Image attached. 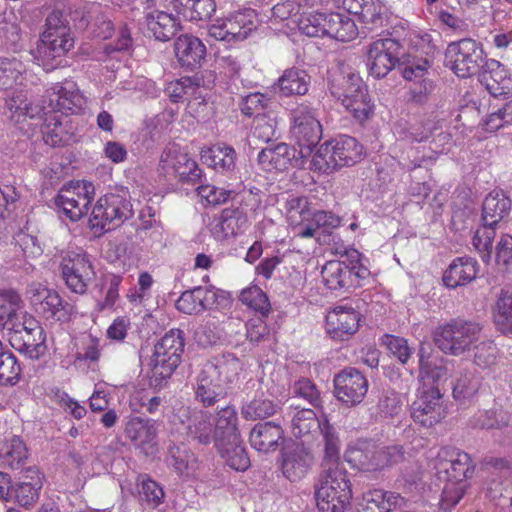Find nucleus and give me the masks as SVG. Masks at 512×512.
Returning a JSON list of instances; mask_svg holds the SVG:
<instances>
[{
    "label": "nucleus",
    "mask_w": 512,
    "mask_h": 512,
    "mask_svg": "<svg viewBox=\"0 0 512 512\" xmlns=\"http://www.w3.org/2000/svg\"><path fill=\"white\" fill-rule=\"evenodd\" d=\"M433 468L438 477L445 481L439 503L440 509L449 512L463 497L467 479L474 472V465L466 452L444 447L433 460Z\"/></svg>",
    "instance_id": "1"
},
{
    "label": "nucleus",
    "mask_w": 512,
    "mask_h": 512,
    "mask_svg": "<svg viewBox=\"0 0 512 512\" xmlns=\"http://www.w3.org/2000/svg\"><path fill=\"white\" fill-rule=\"evenodd\" d=\"M511 209L512 201L503 190L491 191L483 201V225L475 231L472 244L482 261L487 264L492 260L496 227L509 216Z\"/></svg>",
    "instance_id": "2"
},
{
    "label": "nucleus",
    "mask_w": 512,
    "mask_h": 512,
    "mask_svg": "<svg viewBox=\"0 0 512 512\" xmlns=\"http://www.w3.org/2000/svg\"><path fill=\"white\" fill-rule=\"evenodd\" d=\"M314 489L320 512H345L350 506L352 488L344 466H324Z\"/></svg>",
    "instance_id": "3"
},
{
    "label": "nucleus",
    "mask_w": 512,
    "mask_h": 512,
    "mask_svg": "<svg viewBox=\"0 0 512 512\" xmlns=\"http://www.w3.org/2000/svg\"><path fill=\"white\" fill-rule=\"evenodd\" d=\"M184 352L182 331L172 329L154 347L150 385L162 387L179 366Z\"/></svg>",
    "instance_id": "4"
},
{
    "label": "nucleus",
    "mask_w": 512,
    "mask_h": 512,
    "mask_svg": "<svg viewBox=\"0 0 512 512\" xmlns=\"http://www.w3.org/2000/svg\"><path fill=\"white\" fill-rule=\"evenodd\" d=\"M133 215L127 191L120 190L100 197L92 209L89 223L92 229L105 232L119 226Z\"/></svg>",
    "instance_id": "5"
},
{
    "label": "nucleus",
    "mask_w": 512,
    "mask_h": 512,
    "mask_svg": "<svg viewBox=\"0 0 512 512\" xmlns=\"http://www.w3.org/2000/svg\"><path fill=\"white\" fill-rule=\"evenodd\" d=\"M292 125L291 133L299 147L301 158L311 156L314 147L322 137V127L315 110L308 104L302 103L290 112Z\"/></svg>",
    "instance_id": "6"
},
{
    "label": "nucleus",
    "mask_w": 512,
    "mask_h": 512,
    "mask_svg": "<svg viewBox=\"0 0 512 512\" xmlns=\"http://www.w3.org/2000/svg\"><path fill=\"white\" fill-rule=\"evenodd\" d=\"M61 278L73 293L83 295L94 281L96 272L89 255L82 251H67L59 263Z\"/></svg>",
    "instance_id": "7"
},
{
    "label": "nucleus",
    "mask_w": 512,
    "mask_h": 512,
    "mask_svg": "<svg viewBox=\"0 0 512 512\" xmlns=\"http://www.w3.org/2000/svg\"><path fill=\"white\" fill-rule=\"evenodd\" d=\"M3 328L8 330L10 344L24 350L31 359H39L46 353V333L40 322H4Z\"/></svg>",
    "instance_id": "8"
},
{
    "label": "nucleus",
    "mask_w": 512,
    "mask_h": 512,
    "mask_svg": "<svg viewBox=\"0 0 512 512\" xmlns=\"http://www.w3.org/2000/svg\"><path fill=\"white\" fill-rule=\"evenodd\" d=\"M94 196L95 188L91 182L77 181L59 191L55 204L71 221H78L86 215Z\"/></svg>",
    "instance_id": "9"
},
{
    "label": "nucleus",
    "mask_w": 512,
    "mask_h": 512,
    "mask_svg": "<svg viewBox=\"0 0 512 512\" xmlns=\"http://www.w3.org/2000/svg\"><path fill=\"white\" fill-rule=\"evenodd\" d=\"M254 20L255 14L252 10L235 12L227 17L216 19L208 26V34L219 41H243L256 28Z\"/></svg>",
    "instance_id": "10"
},
{
    "label": "nucleus",
    "mask_w": 512,
    "mask_h": 512,
    "mask_svg": "<svg viewBox=\"0 0 512 512\" xmlns=\"http://www.w3.org/2000/svg\"><path fill=\"white\" fill-rule=\"evenodd\" d=\"M446 56L454 73L462 78L476 74L483 62V50L473 39L465 38L448 45Z\"/></svg>",
    "instance_id": "11"
},
{
    "label": "nucleus",
    "mask_w": 512,
    "mask_h": 512,
    "mask_svg": "<svg viewBox=\"0 0 512 512\" xmlns=\"http://www.w3.org/2000/svg\"><path fill=\"white\" fill-rule=\"evenodd\" d=\"M353 455L359 469L367 472L381 471L405 460V451L399 445L369 444L354 451Z\"/></svg>",
    "instance_id": "12"
},
{
    "label": "nucleus",
    "mask_w": 512,
    "mask_h": 512,
    "mask_svg": "<svg viewBox=\"0 0 512 512\" xmlns=\"http://www.w3.org/2000/svg\"><path fill=\"white\" fill-rule=\"evenodd\" d=\"M400 44L392 38L373 41L367 46V68L374 78L385 77L399 60Z\"/></svg>",
    "instance_id": "13"
},
{
    "label": "nucleus",
    "mask_w": 512,
    "mask_h": 512,
    "mask_svg": "<svg viewBox=\"0 0 512 512\" xmlns=\"http://www.w3.org/2000/svg\"><path fill=\"white\" fill-rule=\"evenodd\" d=\"M321 275L325 286L331 291L347 292L360 285L368 270L362 266L350 267L342 261H329L323 266Z\"/></svg>",
    "instance_id": "14"
},
{
    "label": "nucleus",
    "mask_w": 512,
    "mask_h": 512,
    "mask_svg": "<svg viewBox=\"0 0 512 512\" xmlns=\"http://www.w3.org/2000/svg\"><path fill=\"white\" fill-rule=\"evenodd\" d=\"M410 411L414 422L426 428L446 417L444 400L437 387L424 390L412 403Z\"/></svg>",
    "instance_id": "15"
},
{
    "label": "nucleus",
    "mask_w": 512,
    "mask_h": 512,
    "mask_svg": "<svg viewBox=\"0 0 512 512\" xmlns=\"http://www.w3.org/2000/svg\"><path fill=\"white\" fill-rule=\"evenodd\" d=\"M337 399L346 405L360 404L367 394L369 383L366 377L355 368H346L334 377Z\"/></svg>",
    "instance_id": "16"
},
{
    "label": "nucleus",
    "mask_w": 512,
    "mask_h": 512,
    "mask_svg": "<svg viewBox=\"0 0 512 512\" xmlns=\"http://www.w3.org/2000/svg\"><path fill=\"white\" fill-rule=\"evenodd\" d=\"M49 111L52 114L61 112V115L68 113H77L85 104L83 95L80 93L76 84L65 82L55 84L46 91Z\"/></svg>",
    "instance_id": "17"
},
{
    "label": "nucleus",
    "mask_w": 512,
    "mask_h": 512,
    "mask_svg": "<svg viewBox=\"0 0 512 512\" xmlns=\"http://www.w3.org/2000/svg\"><path fill=\"white\" fill-rule=\"evenodd\" d=\"M180 424V429L188 440L202 445H208L215 440L214 424L210 415L203 410H185Z\"/></svg>",
    "instance_id": "18"
},
{
    "label": "nucleus",
    "mask_w": 512,
    "mask_h": 512,
    "mask_svg": "<svg viewBox=\"0 0 512 512\" xmlns=\"http://www.w3.org/2000/svg\"><path fill=\"white\" fill-rule=\"evenodd\" d=\"M160 163L166 173L174 174L181 181L195 182L200 178L201 170L197 163L174 146L163 152Z\"/></svg>",
    "instance_id": "19"
},
{
    "label": "nucleus",
    "mask_w": 512,
    "mask_h": 512,
    "mask_svg": "<svg viewBox=\"0 0 512 512\" xmlns=\"http://www.w3.org/2000/svg\"><path fill=\"white\" fill-rule=\"evenodd\" d=\"M351 86L346 90L341 99L342 105L358 122L366 121L373 112V105L365 86L361 85L360 79L351 76Z\"/></svg>",
    "instance_id": "20"
},
{
    "label": "nucleus",
    "mask_w": 512,
    "mask_h": 512,
    "mask_svg": "<svg viewBox=\"0 0 512 512\" xmlns=\"http://www.w3.org/2000/svg\"><path fill=\"white\" fill-rule=\"evenodd\" d=\"M74 45L72 38H56L51 32H43L37 43L35 58L46 70L53 69V62L64 56Z\"/></svg>",
    "instance_id": "21"
},
{
    "label": "nucleus",
    "mask_w": 512,
    "mask_h": 512,
    "mask_svg": "<svg viewBox=\"0 0 512 512\" xmlns=\"http://www.w3.org/2000/svg\"><path fill=\"white\" fill-rule=\"evenodd\" d=\"M214 368L205 367L201 369L195 384V399L204 407H211L217 404L226 396V388L215 378Z\"/></svg>",
    "instance_id": "22"
},
{
    "label": "nucleus",
    "mask_w": 512,
    "mask_h": 512,
    "mask_svg": "<svg viewBox=\"0 0 512 512\" xmlns=\"http://www.w3.org/2000/svg\"><path fill=\"white\" fill-rule=\"evenodd\" d=\"M483 68L480 81L492 96H505L512 91V79L503 64L490 59L485 62Z\"/></svg>",
    "instance_id": "23"
},
{
    "label": "nucleus",
    "mask_w": 512,
    "mask_h": 512,
    "mask_svg": "<svg viewBox=\"0 0 512 512\" xmlns=\"http://www.w3.org/2000/svg\"><path fill=\"white\" fill-rule=\"evenodd\" d=\"M174 52L182 67L193 69L204 60L206 47L199 38L183 34L175 40Z\"/></svg>",
    "instance_id": "24"
},
{
    "label": "nucleus",
    "mask_w": 512,
    "mask_h": 512,
    "mask_svg": "<svg viewBox=\"0 0 512 512\" xmlns=\"http://www.w3.org/2000/svg\"><path fill=\"white\" fill-rule=\"evenodd\" d=\"M248 227L247 215L239 209H224L214 220L211 228L213 236L223 240L244 232Z\"/></svg>",
    "instance_id": "25"
},
{
    "label": "nucleus",
    "mask_w": 512,
    "mask_h": 512,
    "mask_svg": "<svg viewBox=\"0 0 512 512\" xmlns=\"http://www.w3.org/2000/svg\"><path fill=\"white\" fill-rule=\"evenodd\" d=\"M292 161H298L296 159V149L286 143L266 147L258 154L259 165L268 172L285 170L291 165Z\"/></svg>",
    "instance_id": "26"
},
{
    "label": "nucleus",
    "mask_w": 512,
    "mask_h": 512,
    "mask_svg": "<svg viewBox=\"0 0 512 512\" xmlns=\"http://www.w3.org/2000/svg\"><path fill=\"white\" fill-rule=\"evenodd\" d=\"M478 274V263L471 257H458L443 274V283L448 288H457L470 283Z\"/></svg>",
    "instance_id": "27"
},
{
    "label": "nucleus",
    "mask_w": 512,
    "mask_h": 512,
    "mask_svg": "<svg viewBox=\"0 0 512 512\" xmlns=\"http://www.w3.org/2000/svg\"><path fill=\"white\" fill-rule=\"evenodd\" d=\"M312 456L302 446L288 450L283 455L282 472L291 482H298L303 479L311 465Z\"/></svg>",
    "instance_id": "28"
},
{
    "label": "nucleus",
    "mask_w": 512,
    "mask_h": 512,
    "mask_svg": "<svg viewBox=\"0 0 512 512\" xmlns=\"http://www.w3.org/2000/svg\"><path fill=\"white\" fill-rule=\"evenodd\" d=\"M402 500L397 493L374 489L363 494L354 512H391Z\"/></svg>",
    "instance_id": "29"
},
{
    "label": "nucleus",
    "mask_w": 512,
    "mask_h": 512,
    "mask_svg": "<svg viewBox=\"0 0 512 512\" xmlns=\"http://www.w3.org/2000/svg\"><path fill=\"white\" fill-rule=\"evenodd\" d=\"M284 431L280 424L268 421L256 424L250 432L251 446L260 452L275 450L283 438Z\"/></svg>",
    "instance_id": "30"
},
{
    "label": "nucleus",
    "mask_w": 512,
    "mask_h": 512,
    "mask_svg": "<svg viewBox=\"0 0 512 512\" xmlns=\"http://www.w3.org/2000/svg\"><path fill=\"white\" fill-rule=\"evenodd\" d=\"M215 442L236 441L240 438L238 416L234 406L222 407L217 412L214 425Z\"/></svg>",
    "instance_id": "31"
},
{
    "label": "nucleus",
    "mask_w": 512,
    "mask_h": 512,
    "mask_svg": "<svg viewBox=\"0 0 512 512\" xmlns=\"http://www.w3.org/2000/svg\"><path fill=\"white\" fill-rule=\"evenodd\" d=\"M157 422L140 416L130 417L125 426V435L135 445L152 444L157 437Z\"/></svg>",
    "instance_id": "32"
},
{
    "label": "nucleus",
    "mask_w": 512,
    "mask_h": 512,
    "mask_svg": "<svg viewBox=\"0 0 512 512\" xmlns=\"http://www.w3.org/2000/svg\"><path fill=\"white\" fill-rule=\"evenodd\" d=\"M146 25L155 39L168 41L180 29V21L170 13L155 11L146 15Z\"/></svg>",
    "instance_id": "33"
},
{
    "label": "nucleus",
    "mask_w": 512,
    "mask_h": 512,
    "mask_svg": "<svg viewBox=\"0 0 512 512\" xmlns=\"http://www.w3.org/2000/svg\"><path fill=\"white\" fill-rule=\"evenodd\" d=\"M202 161L220 172H231L236 166L237 154L233 147L218 143L202 152Z\"/></svg>",
    "instance_id": "34"
},
{
    "label": "nucleus",
    "mask_w": 512,
    "mask_h": 512,
    "mask_svg": "<svg viewBox=\"0 0 512 512\" xmlns=\"http://www.w3.org/2000/svg\"><path fill=\"white\" fill-rule=\"evenodd\" d=\"M357 34V26L349 15L341 13L327 14L325 36L348 42L355 39Z\"/></svg>",
    "instance_id": "35"
},
{
    "label": "nucleus",
    "mask_w": 512,
    "mask_h": 512,
    "mask_svg": "<svg viewBox=\"0 0 512 512\" xmlns=\"http://www.w3.org/2000/svg\"><path fill=\"white\" fill-rule=\"evenodd\" d=\"M28 460V450L23 440L18 436L5 440L0 448V466L10 469H20Z\"/></svg>",
    "instance_id": "36"
},
{
    "label": "nucleus",
    "mask_w": 512,
    "mask_h": 512,
    "mask_svg": "<svg viewBox=\"0 0 512 512\" xmlns=\"http://www.w3.org/2000/svg\"><path fill=\"white\" fill-rule=\"evenodd\" d=\"M166 461L174 471L182 476H190L197 468V459L194 453L184 444H170Z\"/></svg>",
    "instance_id": "37"
},
{
    "label": "nucleus",
    "mask_w": 512,
    "mask_h": 512,
    "mask_svg": "<svg viewBox=\"0 0 512 512\" xmlns=\"http://www.w3.org/2000/svg\"><path fill=\"white\" fill-rule=\"evenodd\" d=\"M334 153L337 156L339 167L351 166L359 162L363 156V146L351 136H340L332 140Z\"/></svg>",
    "instance_id": "38"
},
{
    "label": "nucleus",
    "mask_w": 512,
    "mask_h": 512,
    "mask_svg": "<svg viewBox=\"0 0 512 512\" xmlns=\"http://www.w3.org/2000/svg\"><path fill=\"white\" fill-rule=\"evenodd\" d=\"M278 86L284 96L305 95L310 86V76L300 69H288L278 80Z\"/></svg>",
    "instance_id": "39"
},
{
    "label": "nucleus",
    "mask_w": 512,
    "mask_h": 512,
    "mask_svg": "<svg viewBox=\"0 0 512 512\" xmlns=\"http://www.w3.org/2000/svg\"><path fill=\"white\" fill-rule=\"evenodd\" d=\"M205 367L214 368L215 378L225 387L226 384L232 383L241 370V363L233 354L227 353L219 357H215L213 361L207 362Z\"/></svg>",
    "instance_id": "40"
},
{
    "label": "nucleus",
    "mask_w": 512,
    "mask_h": 512,
    "mask_svg": "<svg viewBox=\"0 0 512 512\" xmlns=\"http://www.w3.org/2000/svg\"><path fill=\"white\" fill-rule=\"evenodd\" d=\"M221 456L228 466L236 471H245L250 466V459L240 438L236 441H225L216 444Z\"/></svg>",
    "instance_id": "41"
},
{
    "label": "nucleus",
    "mask_w": 512,
    "mask_h": 512,
    "mask_svg": "<svg viewBox=\"0 0 512 512\" xmlns=\"http://www.w3.org/2000/svg\"><path fill=\"white\" fill-rule=\"evenodd\" d=\"M63 120L65 118L58 114H51L45 118L42 133L46 144L56 147L63 146L69 142L71 134L68 132Z\"/></svg>",
    "instance_id": "42"
},
{
    "label": "nucleus",
    "mask_w": 512,
    "mask_h": 512,
    "mask_svg": "<svg viewBox=\"0 0 512 512\" xmlns=\"http://www.w3.org/2000/svg\"><path fill=\"white\" fill-rule=\"evenodd\" d=\"M279 404L264 397H255L241 406V414L246 420H260L273 416L279 410Z\"/></svg>",
    "instance_id": "43"
},
{
    "label": "nucleus",
    "mask_w": 512,
    "mask_h": 512,
    "mask_svg": "<svg viewBox=\"0 0 512 512\" xmlns=\"http://www.w3.org/2000/svg\"><path fill=\"white\" fill-rule=\"evenodd\" d=\"M320 431L324 439V459L322 468H324V466H332V464L343 466L340 463V441L335 428L327 419H324Z\"/></svg>",
    "instance_id": "44"
},
{
    "label": "nucleus",
    "mask_w": 512,
    "mask_h": 512,
    "mask_svg": "<svg viewBox=\"0 0 512 512\" xmlns=\"http://www.w3.org/2000/svg\"><path fill=\"white\" fill-rule=\"evenodd\" d=\"M340 225V218L332 212L315 211L312 212L309 222L300 227L298 235L302 238L314 237L318 229L328 232Z\"/></svg>",
    "instance_id": "45"
},
{
    "label": "nucleus",
    "mask_w": 512,
    "mask_h": 512,
    "mask_svg": "<svg viewBox=\"0 0 512 512\" xmlns=\"http://www.w3.org/2000/svg\"><path fill=\"white\" fill-rule=\"evenodd\" d=\"M16 259L10 260L12 266L21 267L29 258L42 254V248L38 245L37 239L26 233H19L13 248Z\"/></svg>",
    "instance_id": "46"
},
{
    "label": "nucleus",
    "mask_w": 512,
    "mask_h": 512,
    "mask_svg": "<svg viewBox=\"0 0 512 512\" xmlns=\"http://www.w3.org/2000/svg\"><path fill=\"white\" fill-rule=\"evenodd\" d=\"M23 63L16 58H0V89L7 90L22 84Z\"/></svg>",
    "instance_id": "47"
},
{
    "label": "nucleus",
    "mask_w": 512,
    "mask_h": 512,
    "mask_svg": "<svg viewBox=\"0 0 512 512\" xmlns=\"http://www.w3.org/2000/svg\"><path fill=\"white\" fill-rule=\"evenodd\" d=\"M21 374L16 356L0 341V385H15Z\"/></svg>",
    "instance_id": "48"
},
{
    "label": "nucleus",
    "mask_w": 512,
    "mask_h": 512,
    "mask_svg": "<svg viewBox=\"0 0 512 512\" xmlns=\"http://www.w3.org/2000/svg\"><path fill=\"white\" fill-rule=\"evenodd\" d=\"M481 386V377L474 372L464 371L456 378L453 386V397L458 401L473 398Z\"/></svg>",
    "instance_id": "49"
},
{
    "label": "nucleus",
    "mask_w": 512,
    "mask_h": 512,
    "mask_svg": "<svg viewBox=\"0 0 512 512\" xmlns=\"http://www.w3.org/2000/svg\"><path fill=\"white\" fill-rule=\"evenodd\" d=\"M23 301L13 290H0V320L25 318Z\"/></svg>",
    "instance_id": "50"
},
{
    "label": "nucleus",
    "mask_w": 512,
    "mask_h": 512,
    "mask_svg": "<svg viewBox=\"0 0 512 512\" xmlns=\"http://www.w3.org/2000/svg\"><path fill=\"white\" fill-rule=\"evenodd\" d=\"M239 300L263 317L268 316L271 309L267 295L256 285L244 288L239 295Z\"/></svg>",
    "instance_id": "51"
},
{
    "label": "nucleus",
    "mask_w": 512,
    "mask_h": 512,
    "mask_svg": "<svg viewBox=\"0 0 512 512\" xmlns=\"http://www.w3.org/2000/svg\"><path fill=\"white\" fill-rule=\"evenodd\" d=\"M35 483L18 482L12 488L10 499H14L19 505L25 508L33 506L39 498V491L43 486V482L37 477L34 478Z\"/></svg>",
    "instance_id": "52"
},
{
    "label": "nucleus",
    "mask_w": 512,
    "mask_h": 512,
    "mask_svg": "<svg viewBox=\"0 0 512 512\" xmlns=\"http://www.w3.org/2000/svg\"><path fill=\"white\" fill-rule=\"evenodd\" d=\"M323 420H319L312 409L303 408L292 416V433L295 437L309 434L313 429H321Z\"/></svg>",
    "instance_id": "53"
},
{
    "label": "nucleus",
    "mask_w": 512,
    "mask_h": 512,
    "mask_svg": "<svg viewBox=\"0 0 512 512\" xmlns=\"http://www.w3.org/2000/svg\"><path fill=\"white\" fill-rule=\"evenodd\" d=\"M286 213L290 224L295 226L308 223L312 215L309 202L305 197H290L286 202Z\"/></svg>",
    "instance_id": "54"
},
{
    "label": "nucleus",
    "mask_w": 512,
    "mask_h": 512,
    "mask_svg": "<svg viewBox=\"0 0 512 512\" xmlns=\"http://www.w3.org/2000/svg\"><path fill=\"white\" fill-rule=\"evenodd\" d=\"M402 399L398 392L392 389L383 390L379 396L376 413L381 418H393L402 411Z\"/></svg>",
    "instance_id": "55"
},
{
    "label": "nucleus",
    "mask_w": 512,
    "mask_h": 512,
    "mask_svg": "<svg viewBox=\"0 0 512 512\" xmlns=\"http://www.w3.org/2000/svg\"><path fill=\"white\" fill-rule=\"evenodd\" d=\"M199 85L200 78L198 76L182 77L176 81L170 82L165 92L172 102L177 103L183 100L185 96L193 95Z\"/></svg>",
    "instance_id": "56"
},
{
    "label": "nucleus",
    "mask_w": 512,
    "mask_h": 512,
    "mask_svg": "<svg viewBox=\"0 0 512 512\" xmlns=\"http://www.w3.org/2000/svg\"><path fill=\"white\" fill-rule=\"evenodd\" d=\"M206 291L201 287L187 290L176 301V308L187 315L197 314L204 309L203 299Z\"/></svg>",
    "instance_id": "57"
},
{
    "label": "nucleus",
    "mask_w": 512,
    "mask_h": 512,
    "mask_svg": "<svg viewBox=\"0 0 512 512\" xmlns=\"http://www.w3.org/2000/svg\"><path fill=\"white\" fill-rule=\"evenodd\" d=\"M334 146L332 141L326 142L319 147L317 152L312 156L311 167L320 172H328L339 168L337 156L332 153Z\"/></svg>",
    "instance_id": "58"
},
{
    "label": "nucleus",
    "mask_w": 512,
    "mask_h": 512,
    "mask_svg": "<svg viewBox=\"0 0 512 512\" xmlns=\"http://www.w3.org/2000/svg\"><path fill=\"white\" fill-rule=\"evenodd\" d=\"M327 14L304 13L299 19L300 31L309 37L325 36Z\"/></svg>",
    "instance_id": "59"
},
{
    "label": "nucleus",
    "mask_w": 512,
    "mask_h": 512,
    "mask_svg": "<svg viewBox=\"0 0 512 512\" xmlns=\"http://www.w3.org/2000/svg\"><path fill=\"white\" fill-rule=\"evenodd\" d=\"M138 485L140 486L139 495L142 502H146L153 507L158 506L164 497L162 488L146 475L138 477Z\"/></svg>",
    "instance_id": "60"
},
{
    "label": "nucleus",
    "mask_w": 512,
    "mask_h": 512,
    "mask_svg": "<svg viewBox=\"0 0 512 512\" xmlns=\"http://www.w3.org/2000/svg\"><path fill=\"white\" fill-rule=\"evenodd\" d=\"M252 136L260 141L269 142L277 136V122L265 114H257L254 118Z\"/></svg>",
    "instance_id": "61"
},
{
    "label": "nucleus",
    "mask_w": 512,
    "mask_h": 512,
    "mask_svg": "<svg viewBox=\"0 0 512 512\" xmlns=\"http://www.w3.org/2000/svg\"><path fill=\"white\" fill-rule=\"evenodd\" d=\"M448 363L441 359L439 363L432 362L425 358L423 349L419 351V371L420 375L432 379L434 382H438L443 378H446L449 372Z\"/></svg>",
    "instance_id": "62"
},
{
    "label": "nucleus",
    "mask_w": 512,
    "mask_h": 512,
    "mask_svg": "<svg viewBox=\"0 0 512 512\" xmlns=\"http://www.w3.org/2000/svg\"><path fill=\"white\" fill-rule=\"evenodd\" d=\"M381 344L402 364H406L412 355V349L407 340L402 337L385 334L381 338Z\"/></svg>",
    "instance_id": "63"
},
{
    "label": "nucleus",
    "mask_w": 512,
    "mask_h": 512,
    "mask_svg": "<svg viewBox=\"0 0 512 512\" xmlns=\"http://www.w3.org/2000/svg\"><path fill=\"white\" fill-rule=\"evenodd\" d=\"M453 342L455 347L451 354H459L465 351L474 339L475 328L468 325V322H454Z\"/></svg>",
    "instance_id": "64"
}]
</instances>
